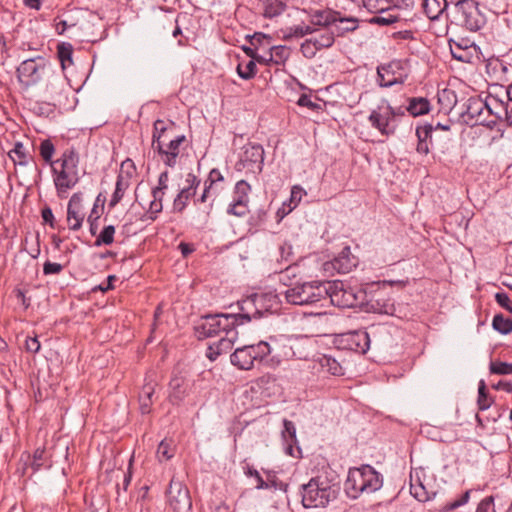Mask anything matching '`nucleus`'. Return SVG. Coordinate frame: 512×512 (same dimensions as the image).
<instances>
[{"label":"nucleus","instance_id":"1","mask_svg":"<svg viewBox=\"0 0 512 512\" xmlns=\"http://www.w3.org/2000/svg\"><path fill=\"white\" fill-rule=\"evenodd\" d=\"M54 175V185L59 198H64L68 190L79 183V155L75 149H66L60 158L48 163Z\"/></svg>","mask_w":512,"mask_h":512},{"label":"nucleus","instance_id":"2","mask_svg":"<svg viewBox=\"0 0 512 512\" xmlns=\"http://www.w3.org/2000/svg\"><path fill=\"white\" fill-rule=\"evenodd\" d=\"M382 484V475L373 466L365 464L349 469L344 490L349 498L355 500L362 494L369 495L378 491Z\"/></svg>","mask_w":512,"mask_h":512},{"label":"nucleus","instance_id":"3","mask_svg":"<svg viewBox=\"0 0 512 512\" xmlns=\"http://www.w3.org/2000/svg\"><path fill=\"white\" fill-rule=\"evenodd\" d=\"M301 488H303L301 503L305 508H324L336 500L338 491H340L337 484H333L331 480L323 476L311 478Z\"/></svg>","mask_w":512,"mask_h":512},{"label":"nucleus","instance_id":"4","mask_svg":"<svg viewBox=\"0 0 512 512\" xmlns=\"http://www.w3.org/2000/svg\"><path fill=\"white\" fill-rule=\"evenodd\" d=\"M450 23L469 32H476L485 26V15L479 10L475 0H457L454 2Z\"/></svg>","mask_w":512,"mask_h":512},{"label":"nucleus","instance_id":"5","mask_svg":"<svg viewBox=\"0 0 512 512\" xmlns=\"http://www.w3.org/2000/svg\"><path fill=\"white\" fill-rule=\"evenodd\" d=\"M326 282L312 281L296 283L288 286L284 291V298L288 304L293 305H312L326 299Z\"/></svg>","mask_w":512,"mask_h":512},{"label":"nucleus","instance_id":"6","mask_svg":"<svg viewBox=\"0 0 512 512\" xmlns=\"http://www.w3.org/2000/svg\"><path fill=\"white\" fill-rule=\"evenodd\" d=\"M232 318V316H228V313L204 315L194 326L195 336L199 340H204L220 333H225V336H228L231 331L237 332L236 327L242 324L234 322Z\"/></svg>","mask_w":512,"mask_h":512},{"label":"nucleus","instance_id":"7","mask_svg":"<svg viewBox=\"0 0 512 512\" xmlns=\"http://www.w3.org/2000/svg\"><path fill=\"white\" fill-rule=\"evenodd\" d=\"M327 299L340 308H354L365 303L366 291L339 280L327 282Z\"/></svg>","mask_w":512,"mask_h":512},{"label":"nucleus","instance_id":"8","mask_svg":"<svg viewBox=\"0 0 512 512\" xmlns=\"http://www.w3.org/2000/svg\"><path fill=\"white\" fill-rule=\"evenodd\" d=\"M269 355V342L260 341L256 344L245 345L233 351L229 360L241 371H249L254 363L261 362Z\"/></svg>","mask_w":512,"mask_h":512},{"label":"nucleus","instance_id":"9","mask_svg":"<svg viewBox=\"0 0 512 512\" xmlns=\"http://www.w3.org/2000/svg\"><path fill=\"white\" fill-rule=\"evenodd\" d=\"M368 122L373 129L380 132L382 136L394 135L397 129V122L394 120L393 107L389 102L382 99L375 109L370 111Z\"/></svg>","mask_w":512,"mask_h":512},{"label":"nucleus","instance_id":"10","mask_svg":"<svg viewBox=\"0 0 512 512\" xmlns=\"http://www.w3.org/2000/svg\"><path fill=\"white\" fill-rule=\"evenodd\" d=\"M273 297L266 294H252L249 297L237 302L239 312L228 314L232 316L233 322L247 324L252 319H260L262 317V309L259 304L272 301Z\"/></svg>","mask_w":512,"mask_h":512},{"label":"nucleus","instance_id":"11","mask_svg":"<svg viewBox=\"0 0 512 512\" xmlns=\"http://www.w3.org/2000/svg\"><path fill=\"white\" fill-rule=\"evenodd\" d=\"M45 71V59L41 56L28 58L16 68V77L24 88H30L41 81Z\"/></svg>","mask_w":512,"mask_h":512},{"label":"nucleus","instance_id":"12","mask_svg":"<svg viewBox=\"0 0 512 512\" xmlns=\"http://www.w3.org/2000/svg\"><path fill=\"white\" fill-rule=\"evenodd\" d=\"M168 506L174 512H190L192 509L191 496H189L188 488L175 478L170 481L167 489Z\"/></svg>","mask_w":512,"mask_h":512},{"label":"nucleus","instance_id":"13","mask_svg":"<svg viewBox=\"0 0 512 512\" xmlns=\"http://www.w3.org/2000/svg\"><path fill=\"white\" fill-rule=\"evenodd\" d=\"M486 107L487 104L484 99L474 96L466 101V109L462 112L461 116L464 118L466 124L472 126L482 125L492 129L495 126V121H489V119L486 118Z\"/></svg>","mask_w":512,"mask_h":512},{"label":"nucleus","instance_id":"14","mask_svg":"<svg viewBox=\"0 0 512 512\" xmlns=\"http://www.w3.org/2000/svg\"><path fill=\"white\" fill-rule=\"evenodd\" d=\"M264 165V149L260 144L248 143L243 147V153L235 167L237 171L248 168L253 173H260Z\"/></svg>","mask_w":512,"mask_h":512},{"label":"nucleus","instance_id":"15","mask_svg":"<svg viewBox=\"0 0 512 512\" xmlns=\"http://www.w3.org/2000/svg\"><path fill=\"white\" fill-rule=\"evenodd\" d=\"M406 80V74L403 72L402 62L393 60L387 64H380L377 67V84L382 88H389L397 84H402Z\"/></svg>","mask_w":512,"mask_h":512},{"label":"nucleus","instance_id":"16","mask_svg":"<svg viewBox=\"0 0 512 512\" xmlns=\"http://www.w3.org/2000/svg\"><path fill=\"white\" fill-rule=\"evenodd\" d=\"M358 259L352 254L349 246H345L336 257L324 263L327 273L348 274L357 267Z\"/></svg>","mask_w":512,"mask_h":512},{"label":"nucleus","instance_id":"17","mask_svg":"<svg viewBox=\"0 0 512 512\" xmlns=\"http://www.w3.org/2000/svg\"><path fill=\"white\" fill-rule=\"evenodd\" d=\"M68 94L69 89L67 83L60 75H52V77L47 80L46 95L47 99L50 100L51 106L62 108L67 105Z\"/></svg>","mask_w":512,"mask_h":512},{"label":"nucleus","instance_id":"18","mask_svg":"<svg viewBox=\"0 0 512 512\" xmlns=\"http://www.w3.org/2000/svg\"><path fill=\"white\" fill-rule=\"evenodd\" d=\"M357 307L361 308L366 313H376L386 316L395 315L394 300L383 293H378L376 296L371 298L365 297V303H362Z\"/></svg>","mask_w":512,"mask_h":512},{"label":"nucleus","instance_id":"19","mask_svg":"<svg viewBox=\"0 0 512 512\" xmlns=\"http://www.w3.org/2000/svg\"><path fill=\"white\" fill-rule=\"evenodd\" d=\"M448 44L453 59L461 63L473 62L477 53V46L473 41L464 37H458L457 39L450 38Z\"/></svg>","mask_w":512,"mask_h":512},{"label":"nucleus","instance_id":"20","mask_svg":"<svg viewBox=\"0 0 512 512\" xmlns=\"http://www.w3.org/2000/svg\"><path fill=\"white\" fill-rule=\"evenodd\" d=\"M283 426L284 430L281 432V437H283L284 452L293 458H299L301 448L297 444L296 427L292 421L287 419H284Z\"/></svg>","mask_w":512,"mask_h":512},{"label":"nucleus","instance_id":"21","mask_svg":"<svg viewBox=\"0 0 512 512\" xmlns=\"http://www.w3.org/2000/svg\"><path fill=\"white\" fill-rule=\"evenodd\" d=\"M486 107L485 109V115L486 118L493 117L492 119H489V121H498L505 120L506 122H510L511 115H510V104L507 103V101H500L496 99H490L485 100Z\"/></svg>","mask_w":512,"mask_h":512},{"label":"nucleus","instance_id":"22","mask_svg":"<svg viewBox=\"0 0 512 512\" xmlns=\"http://www.w3.org/2000/svg\"><path fill=\"white\" fill-rule=\"evenodd\" d=\"M269 355H272V361H276V364H280L282 360H290V336L271 338Z\"/></svg>","mask_w":512,"mask_h":512},{"label":"nucleus","instance_id":"23","mask_svg":"<svg viewBox=\"0 0 512 512\" xmlns=\"http://www.w3.org/2000/svg\"><path fill=\"white\" fill-rule=\"evenodd\" d=\"M345 342L349 350L365 354L369 349L370 338L365 330H356L345 335Z\"/></svg>","mask_w":512,"mask_h":512},{"label":"nucleus","instance_id":"24","mask_svg":"<svg viewBox=\"0 0 512 512\" xmlns=\"http://www.w3.org/2000/svg\"><path fill=\"white\" fill-rule=\"evenodd\" d=\"M237 339V332H232L231 335L224 336L219 339L217 342H213L207 348V359L210 361H214L217 357L221 356L224 353H228L233 347L234 341Z\"/></svg>","mask_w":512,"mask_h":512},{"label":"nucleus","instance_id":"25","mask_svg":"<svg viewBox=\"0 0 512 512\" xmlns=\"http://www.w3.org/2000/svg\"><path fill=\"white\" fill-rule=\"evenodd\" d=\"M312 26L328 27L341 19V13L336 10H311L309 12Z\"/></svg>","mask_w":512,"mask_h":512},{"label":"nucleus","instance_id":"26","mask_svg":"<svg viewBox=\"0 0 512 512\" xmlns=\"http://www.w3.org/2000/svg\"><path fill=\"white\" fill-rule=\"evenodd\" d=\"M449 2H455L454 0H424L422 2V9L424 14L429 20H438V18L446 11L449 6Z\"/></svg>","mask_w":512,"mask_h":512},{"label":"nucleus","instance_id":"27","mask_svg":"<svg viewBox=\"0 0 512 512\" xmlns=\"http://www.w3.org/2000/svg\"><path fill=\"white\" fill-rule=\"evenodd\" d=\"M261 15L265 19H273L284 13L286 4L283 0H259Z\"/></svg>","mask_w":512,"mask_h":512},{"label":"nucleus","instance_id":"28","mask_svg":"<svg viewBox=\"0 0 512 512\" xmlns=\"http://www.w3.org/2000/svg\"><path fill=\"white\" fill-rule=\"evenodd\" d=\"M185 141V136L179 135L171 139L168 142L167 148L163 152V162L168 167L174 168L176 165V159L179 156V147Z\"/></svg>","mask_w":512,"mask_h":512},{"label":"nucleus","instance_id":"29","mask_svg":"<svg viewBox=\"0 0 512 512\" xmlns=\"http://www.w3.org/2000/svg\"><path fill=\"white\" fill-rule=\"evenodd\" d=\"M308 338L300 336H291V359L307 360L309 357Z\"/></svg>","mask_w":512,"mask_h":512},{"label":"nucleus","instance_id":"30","mask_svg":"<svg viewBox=\"0 0 512 512\" xmlns=\"http://www.w3.org/2000/svg\"><path fill=\"white\" fill-rule=\"evenodd\" d=\"M129 186H131V176H129V174L123 175L120 173L118 178H116L115 191L112 193L110 204H108V206L114 208L119 204Z\"/></svg>","mask_w":512,"mask_h":512},{"label":"nucleus","instance_id":"31","mask_svg":"<svg viewBox=\"0 0 512 512\" xmlns=\"http://www.w3.org/2000/svg\"><path fill=\"white\" fill-rule=\"evenodd\" d=\"M155 394V384L147 382L143 385L142 390L139 393V406L142 414H148L151 412L152 397Z\"/></svg>","mask_w":512,"mask_h":512},{"label":"nucleus","instance_id":"32","mask_svg":"<svg viewBox=\"0 0 512 512\" xmlns=\"http://www.w3.org/2000/svg\"><path fill=\"white\" fill-rule=\"evenodd\" d=\"M319 365L323 371L336 376L340 377L344 375V370L342 369L341 364L336 360L335 357L324 354L319 358Z\"/></svg>","mask_w":512,"mask_h":512},{"label":"nucleus","instance_id":"33","mask_svg":"<svg viewBox=\"0 0 512 512\" xmlns=\"http://www.w3.org/2000/svg\"><path fill=\"white\" fill-rule=\"evenodd\" d=\"M283 32V40L290 41L293 38H302L305 35H312L316 32V28L312 25H295L281 30Z\"/></svg>","mask_w":512,"mask_h":512},{"label":"nucleus","instance_id":"34","mask_svg":"<svg viewBox=\"0 0 512 512\" xmlns=\"http://www.w3.org/2000/svg\"><path fill=\"white\" fill-rule=\"evenodd\" d=\"M406 111L413 117L426 115L430 111V103L426 98L417 97L409 99Z\"/></svg>","mask_w":512,"mask_h":512},{"label":"nucleus","instance_id":"35","mask_svg":"<svg viewBox=\"0 0 512 512\" xmlns=\"http://www.w3.org/2000/svg\"><path fill=\"white\" fill-rule=\"evenodd\" d=\"M196 195V190L192 188H182L174 199V204H172V209L176 213H182L184 209L188 205V201L194 198Z\"/></svg>","mask_w":512,"mask_h":512},{"label":"nucleus","instance_id":"36","mask_svg":"<svg viewBox=\"0 0 512 512\" xmlns=\"http://www.w3.org/2000/svg\"><path fill=\"white\" fill-rule=\"evenodd\" d=\"M267 55L273 65H284L290 57V49L284 45L269 46Z\"/></svg>","mask_w":512,"mask_h":512},{"label":"nucleus","instance_id":"37","mask_svg":"<svg viewBox=\"0 0 512 512\" xmlns=\"http://www.w3.org/2000/svg\"><path fill=\"white\" fill-rule=\"evenodd\" d=\"M170 401L172 404H179L185 397L184 380L182 377L175 376L170 382Z\"/></svg>","mask_w":512,"mask_h":512},{"label":"nucleus","instance_id":"38","mask_svg":"<svg viewBox=\"0 0 512 512\" xmlns=\"http://www.w3.org/2000/svg\"><path fill=\"white\" fill-rule=\"evenodd\" d=\"M72 53L73 46L70 43L62 42L56 47V55H58L60 67L63 71L72 65Z\"/></svg>","mask_w":512,"mask_h":512},{"label":"nucleus","instance_id":"39","mask_svg":"<svg viewBox=\"0 0 512 512\" xmlns=\"http://www.w3.org/2000/svg\"><path fill=\"white\" fill-rule=\"evenodd\" d=\"M175 456V445L172 440L164 439L158 445L156 450V458L160 463L170 461Z\"/></svg>","mask_w":512,"mask_h":512},{"label":"nucleus","instance_id":"40","mask_svg":"<svg viewBox=\"0 0 512 512\" xmlns=\"http://www.w3.org/2000/svg\"><path fill=\"white\" fill-rule=\"evenodd\" d=\"M304 41L311 42V45L316 46L321 50L329 49L334 44V33L333 31H327L325 33H321L317 37H311Z\"/></svg>","mask_w":512,"mask_h":512},{"label":"nucleus","instance_id":"41","mask_svg":"<svg viewBox=\"0 0 512 512\" xmlns=\"http://www.w3.org/2000/svg\"><path fill=\"white\" fill-rule=\"evenodd\" d=\"M492 327L494 331L500 334H510L512 331V319L502 314H496L493 317Z\"/></svg>","mask_w":512,"mask_h":512},{"label":"nucleus","instance_id":"42","mask_svg":"<svg viewBox=\"0 0 512 512\" xmlns=\"http://www.w3.org/2000/svg\"><path fill=\"white\" fill-rule=\"evenodd\" d=\"M391 0H362V5L372 14H382L389 11Z\"/></svg>","mask_w":512,"mask_h":512},{"label":"nucleus","instance_id":"43","mask_svg":"<svg viewBox=\"0 0 512 512\" xmlns=\"http://www.w3.org/2000/svg\"><path fill=\"white\" fill-rule=\"evenodd\" d=\"M249 183H247L244 179L237 181L235 184V189H233V200L232 201H241V202H249V193L250 190Z\"/></svg>","mask_w":512,"mask_h":512},{"label":"nucleus","instance_id":"44","mask_svg":"<svg viewBox=\"0 0 512 512\" xmlns=\"http://www.w3.org/2000/svg\"><path fill=\"white\" fill-rule=\"evenodd\" d=\"M492 403H493V400L491 399L489 394H487V391H486V384L483 380H481L480 383H478V397H477L478 410L486 411L489 409V407L491 406Z\"/></svg>","mask_w":512,"mask_h":512},{"label":"nucleus","instance_id":"45","mask_svg":"<svg viewBox=\"0 0 512 512\" xmlns=\"http://www.w3.org/2000/svg\"><path fill=\"white\" fill-rule=\"evenodd\" d=\"M115 236V226L107 225L104 226L102 231L98 234L95 240V247H100L103 245H111L113 243V237Z\"/></svg>","mask_w":512,"mask_h":512},{"label":"nucleus","instance_id":"46","mask_svg":"<svg viewBox=\"0 0 512 512\" xmlns=\"http://www.w3.org/2000/svg\"><path fill=\"white\" fill-rule=\"evenodd\" d=\"M247 40L249 41V45L255 47V49H260L263 47H272L270 42L272 41V37L268 34L255 32L253 35H247Z\"/></svg>","mask_w":512,"mask_h":512},{"label":"nucleus","instance_id":"47","mask_svg":"<svg viewBox=\"0 0 512 512\" xmlns=\"http://www.w3.org/2000/svg\"><path fill=\"white\" fill-rule=\"evenodd\" d=\"M237 75L244 81L252 80L256 76L257 67L253 61H248L246 64H237L236 68Z\"/></svg>","mask_w":512,"mask_h":512},{"label":"nucleus","instance_id":"48","mask_svg":"<svg viewBox=\"0 0 512 512\" xmlns=\"http://www.w3.org/2000/svg\"><path fill=\"white\" fill-rule=\"evenodd\" d=\"M84 221V213L81 210H67L68 229L77 231L81 228Z\"/></svg>","mask_w":512,"mask_h":512},{"label":"nucleus","instance_id":"49","mask_svg":"<svg viewBox=\"0 0 512 512\" xmlns=\"http://www.w3.org/2000/svg\"><path fill=\"white\" fill-rule=\"evenodd\" d=\"M249 202L233 201L227 207V214L235 217H245L248 210Z\"/></svg>","mask_w":512,"mask_h":512},{"label":"nucleus","instance_id":"50","mask_svg":"<svg viewBox=\"0 0 512 512\" xmlns=\"http://www.w3.org/2000/svg\"><path fill=\"white\" fill-rule=\"evenodd\" d=\"M55 153V146H53L51 140L46 139L40 142L39 154L45 163L55 162L52 161V156Z\"/></svg>","mask_w":512,"mask_h":512},{"label":"nucleus","instance_id":"51","mask_svg":"<svg viewBox=\"0 0 512 512\" xmlns=\"http://www.w3.org/2000/svg\"><path fill=\"white\" fill-rule=\"evenodd\" d=\"M10 158L15 165H26L27 164V155L24 152V146L22 143H15V146L10 151Z\"/></svg>","mask_w":512,"mask_h":512},{"label":"nucleus","instance_id":"52","mask_svg":"<svg viewBox=\"0 0 512 512\" xmlns=\"http://www.w3.org/2000/svg\"><path fill=\"white\" fill-rule=\"evenodd\" d=\"M337 22L344 24L337 27V35L340 36L346 34L347 32H353L358 27V20L354 17H341V19H339Z\"/></svg>","mask_w":512,"mask_h":512},{"label":"nucleus","instance_id":"53","mask_svg":"<svg viewBox=\"0 0 512 512\" xmlns=\"http://www.w3.org/2000/svg\"><path fill=\"white\" fill-rule=\"evenodd\" d=\"M297 105L300 107L308 108L312 111L319 112L322 110L324 104L321 101H313L312 97L307 94L300 95L299 101H297Z\"/></svg>","mask_w":512,"mask_h":512},{"label":"nucleus","instance_id":"54","mask_svg":"<svg viewBox=\"0 0 512 512\" xmlns=\"http://www.w3.org/2000/svg\"><path fill=\"white\" fill-rule=\"evenodd\" d=\"M470 493H471V490H468V491L464 492V494H462L460 497H458V499H456V501L448 502L443 507L438 509V511H440V512H450V511L455 510L458 507L463 506L464 504L469 502Z\"/></svg>","mask_w":512,"mask_h":512},{"label":"nucleus","instance_id":"55","mask_svg":"<svg viewBox=\"0 0 512 512\" xmlns=\"http://www.w3.org/2000/svg\"><path fill=\"white\" fill-rule=\"evenodd\" d=\"M244 473L248 477H253V479L256 480L255 488L257 490L268 489L269 488V483L264 481L263 478H261L260 473L255 468H253V467H251L249 465H246V466H244Z\"/></svg>","mask_w":512,"mask_h":512},{"label":"nucleus","instance_id":"56","mask_svg":"<svg viewBox=\"0 0 512 512\" xmlns=\"http://www.w3.org/2000/svg\"><path fill=\"white\" fill-rule=\"evenodd\" d=\"M152 197H154V200L150 203V216H148V219L155 221L157 214L163 211L164 194H152Z\"/></svg>","mask_w":512,"mask_h":512},{"label":"nucleus","instance_id":"57","mask_svg":"<svg viewBox=\"0 0 512 512\" xmlns=\"http://www.w3.org/2000/svg\"><path fill=\"white\" fill-rule=\"evenodd\" d=\"M489 371L492 374L509 375L512 373V364L502 361H493L490 363Z\"/></svg>","mask_w":512,"mask_h":512},{"label":"nucleus","instance_id":"58","mask_svg":"<svg viewBox=\"0 0 512 512\" xmlns=\"http://www.w3.org/2000/svg\"><path fill=\"white\" fill-rule=\"evenodd\" d=\"M410 494H412L413 497L420 502L428 501L435 496L434 492L432 494H429L425 490V487L422 486V484L410 485Z\"/></svg>","mask_w":512,"mask_h":512},{"label":"nucleus","instance_id":"59","mask_svg":"<svg viewBox=\"0 0 512 512\" xmlns=\"http://www.w3.org/2000/svg\"><path fill=\"white\" fill-rule=\"evenodd\" d=\"M385 16H374L369 19V23L373 25L389 26L397 22L398 16L386 12Z\"/></svg>","mask_w":512,"mask_h":512},{"label":"nucleus","instance_id":"60","mask_svg":"<svg viewBox=\"0 0 512 512\" xmlns=\"http://www.w3.org/2000/svg\"><path fill=\"white\" fill-rule=\"evenodd\" d=\"M432 134H433V125H431V124H424L421 126H417V128H416L417 141L430 143Z\"/></svg>","mask_w":512,"mask_h":512},{"label":"nucleus","instance_id":"61","mask_svg":"<svg viewBox=\"0 0 512 512\" xmlns=\"http://www.w3.org/2000/svg\"><path fill=\"white\" fill-rule=\"evenodd\" d=\"M224 182V176L220 173V170L217 168H213L208 174V178L204 181V186L208 188H213L217 184Z\"/></svg>","mask_w":512,"mask_h":512},{"label":"nucleus","instance_id":"62","mask_svg":"<svg viewBox=\"0 0 512 512\" xmlns=\"http://www.w3.org/2000/svg\"><path fill=\"white\" fill-rule=\"evenodd\" d=\"M320 51L322 50L316 46L311 45L310 42L304 41L300 44V52L301 54H303V57H305V59H313L314 57H316V54Z\"/></svg>","mask_w":512,"mask_h":512},{"label":"nucleus","instance_id":"63","mask_svg":"<svg viewBox=\"0 0 512 512\" xmlns=\"http://www.w3.org/2000/svg\"><path fill=\"white\" fill-rule=\"evenodd\" d=\"M494 299H496V302L499 306L512 313V305L510 303L509 294L504 291L497 292L496 295H494Z\"/></svg>","mask_w":512,"mask_h":512},{"label":"nucleus","instance_id":"64","mask_svg":"<svg viewBox=\"0 0 512 512\" xmlns=\"http://www.w3.org/2000/svg\"><path fill=\"white\" fill-rule=\"evenodd\" d=\"M476 512H495L493 496H486L476 508Z\"/></svg>","mask_w":512,"mask_h":512}]
</instances>
